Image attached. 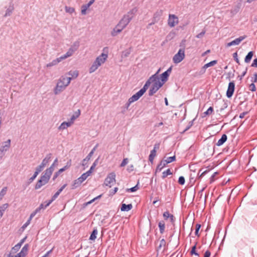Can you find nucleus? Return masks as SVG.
I'll list each match as a JSON object with an SVG mask.
<instances>
[{
    "mask_svg": "<svg viewBox=\"0 0 257 257\" xmlns=\"http://www.w3.org/2000/svg\"><path fill=\"white\" fill-rule=\"evenodd\" d=\"M115 182V174L114 173L112 172L108 174L105 178L104 184L111 187Z\"/></svg>",
    "mask_w": 257,
    "mask_h": 257,
    "instance_id": "nucleus-6",
    "label": "nucleus"
},
{
    "mask_svg": "<svg viewBox=\"0 0 257 257\" xmlns=\"http://www.w3.org/2000/svg\"><path fill=\"white\" fill-rule=\"evenodd\" d=\"M179 23V20L177 16L174 14H169L168 20V25L170 27H174Z\"/></svg>",
    "mask_w": 257,
    "mask_h": 257,
    "instance_id": "nucleus-8",
    "label": "nucleus"
},
{
    "mask_svg": "<svg viewBox=\"0 0 257 257\" xmlns=\"http://www.w3.org/2000/svg\"><path fill=\"white\" fill-rule=\"evenodd\" d=\"M28 250V244H26L23 246V247L22 248V249L19 252H20V253H21V254L24 257H25V256L27 254Z\"/></svg>",
    "mask_w": 257,
    "mask_h": 257,
    "instance_id": "nucleus-30",
    "label": "nucleus"
},
{
    "mask_svg": "<svg viewBox=\"0 0 257 257\" xmlns=\"http://www.w3.org/2000/svg\"><path fill=\"white\" fill-rule=\"evenodd\" d=\"M154 78V77H151L150 78L146 81V83L144 85L143 87L141 89L144 93L148 89L149 86L151 84V80Z\"/></svg>",
    "mask_w": 257,
    "mask_h": 257,
    "instance_id": "nucleus-25",
    "label": "nucleus"
},
{
    "mask_svg": "<svg viewBox=\"0 0 257 257\" xmlns=\"http://www.w3.org/2000/svg\"><path fill=\"white\" fill-rule=\"evenodd\" d=\"M233 57L235 60V61H236V62L238 64H240L239 63V60L237 57V52H235V53H234L233 54Z\"/></svg>",
    "mask_w": 257,
    "mask_h": 257,
    "instance_id": "nucleus-59",
    "label": "nucleus"
},
{
    "mask_svg": "<svg viewBox=\"0 0 257 257\" xmlns=\"http://www.w3.org/2000/svg\"><path fill=\"white\" fill-rule=\"evenodd\" d=\"M87 178L85 176V175L84 174H82L81 176L78 178V179L82 183L84 182Z\"/></svg>",
    "mask_w": 257,
    "mask_h": 257,
    "instance_id": "nucleus-60",
    "label": "nucleus"
},
{
    "mask_svg": "<svg viewBox=\"0 0 257 257\" xmlns=\"http://www.w3.org/2000/svg\"><path fill=\"white\" fill-rule=\"evenodd\" d=\"M227 137L225 134H223L221 138L216 143V146H220L222 145L227 140Z\"/></svg>",
    "mask_w": 257,
    "mask_h": 257,
    "instance_id": "nucleus-26",
    "label": "nucleus"
},
{
    "mask_svg": "<svg viewBox=\"0 0 257 257\" xmlns=\"http://www.w3.org/2000/svg\"><path fill=\"white\" fill-rule=\"evenodd\" d=\"M71 78H67L65 75L61 76L58 80L56 87L54 89V93L57 95L63 91L69 85Z\"/></svg>",
    "mask_w": 257,
    "mask_h": 257,
    "instance_id": "nucleus-1",
    "label": "nucleus"
},
{
    "mask_svg": "<svg viewBox=\"0 0 257 257\" xmlns=\"http://www.w3.org/2000/svg\"><path fill=\"white\" fill-rule=\"evenodd\" d=\"M52 157V154H48L46 155L45 158L42 160V163L41 164L45 168L48 163L50 162L51 159Z\"/></svg>",
    "mask_w": 257,
    "mask_h": 257,
    "instance_id": "nucleus-16",
    "label": "nucleus"
},
{
    "mask_svg": "<svg viewBox=\"0 0 257 257\" xmlns=\"http://www.w3.org/2000/svg\"><path fill=\"white\" fill-rule=\"evenodd\" d=\"M98 231L97 229L94 228L90 236L89 239L91 240H94L96 238V235Z\"/></svg>",
    "mask_w": 257,
    "mask_h": 257,
    "instance_id": "nucleus-37",
    "label": "nucleus"
},
{
    "mask_svg": "<svg viewBox=\"0 0 257 257\" xmlns=\"http://www.w3.org/2000/svg\"><path fill=\"white\" fill-rule=\"evenodd\" d=\"M65 171V170L63 167L62 168L59 169L57 172L55 173V174L53 176V180H55L61 173H62L63 172H64Z\"/></svg>",
    "mask_w": 257,
    "mask_h": 257,
    "instance_id": "nucleus-41",
    "label": "nucleus"
},
{
    "mask_svg": "<svg viewBox=\"0 0 257 257\" xmlns=\"http://www.w3.org/2000/svg\"><path fill=\"white\" fill-rule=\"evenodd\" d=\"M201 227V225L199 224H197L196 225V228H195V234L196 235L198 236H199V230L200 229Z\"/></svg>",
    "mask_w": 257,
    "mask_h": 257,
    "instance_id": "nucleus-52",
    "label": "nucleus"
},
{
    "mask_svg": "<svg viewBox=\"0 0 257 257\" xmlns=\"http://www.w3.org/2000/svg\"><path fill=\"white\" fill-rule=\"evenodd\" d=\"M160 71L159 69L157 72L152 75L151 77H154V78L151 80V83L152 86L157 87L158 88H161L164 84L163 82H161L160 80V78L158 76V74Z\"/></svg>",
    "mask_w": 257,
    "mask_h": 257,
    "instance_id": "nucleus-7",
    "label": "nucleus"
},
{
    "mask_svg": "<svg viewBox=\"0 0 257 257\" xmlns=\"http://www.w3.org/2000/svg\"><path fill=\"white\" fill-rule=\"evenodd\" d=\"M163 217L165 219H168L169 218H171V222L174 221V216L170 214L168 211H166L163 213Z\"/></svg>",
    "mask_w": 257,
    "mask_h": 257,
    "instance_id": "nucleus-34",
    "label": "nucleus"
},
{
    "mask_svg": "<svg viewBox=\"0 0 257 257\" xmlns=\"http://www.w3.org/2000/svg\"><path fill=\"white\" fill-rule=\"evenodd\" d=\"M53 172L50 171V170L48 169H46L44 172V174L41 176V178L48 183L50 180L51 176L52 175Z\"/></svg>",
    "mask_w": 257,
    "mask_h": 257,
    "instance_id": "nucleus-14",
    "label": "nucleus"
},
{
    "mask_svg": "<svg viewBox=\"0 0 257 257\" xmlns=\"http://www.w3.org/2000/svg\"><path fill=\"white\" fill-rule=\"evenodd\" d=\"M176 159L175 156H174L173 157H170L167 158V159L164 160L167 163V164L170 163L173 161H174Z\"/></svg>",
    "mask_w": 257,
    "mask_h": 257,
    "instance_id": "nucleus-49",
    "label": "nucleus"
},
{
    "mask_svg": "<svg viewBox=\"0 0 257 257\" xmlns=\"http://www.w3.org/2000/svg\"><path fill=\"white\" fill-rule=\"evenodd\" d=\"M138 189H139V187L138 186V185H137L135 186L127 189V191H130L132 192H133L136 191Z\"/></svg>",
    "mask_w": 257,
    "mask_h": 257,
    "instance_id": "nucleus-61",
    "label": "nucleus"
},
{
    "mask_svg": "<svg viewBox=\"0 0 257 257\" xmlns=\"http://www.w3.org/2000/svg\"><path fill=\"white\" fill-rule=\"evenodd\" d=\"M81 184V182L78 179V178H77V179L73 181V184L72 185V188L75 189L79 187V186H80Z\"/></svg>",
    "mask_w": 257,
    "mask_h": 257,
    "instance_id": "nucleus-36",
    "label": "nucleus"
},
{
    "mask_svg": "<svg viewBox=\"0 0 257 257\" xmlns=\"http://www.w3.org/2000/svg\"><path fill=\"white\" fill-rule=\"evenodd\" d=\"M57 165H58V159L56 158L53 162V164L51 165V166L47 169L50 170V171L53 172L54 170L55 167Z\"/></svg>",
    "mask_w": 257,
    "mask_h": 257,
    "instance_id": "nucleus-42",
    "label": "nucleus"
},
{
    "mask_svg": "<svg viewBox=\"0 0 257 257\" xmlns=\"http://www.w3.org/2000/svg\"><path fill=\"white\" fill-rule=\"evenodd\" d=\"M47 183L46 181H44V180L40 178V179L39 180L37 183H36L35 188V189H38L40 188L42 186L45 185Z\"/></svg>",
    "mask_w": 257,
    "mask_h": 257,
    "instance_id": "nucleus-28",
    "label": "nucleus"
},
{
    "mask_svg": "<svg viewBox=\"0 0 257 257\" xmlns=\"http://www.w3.org/2000/svg\"><path fill=\"white\" fill-rule=\"evenodd\" d=\"M185 178L183 176H180L179 178V180H178V183L181 184V185H184V183H185Z\"/></svg>",
    "mask_w": 257,
    "mask_h": 257,
    "instance_id": "nucleus-57",
    "label": "nucleus"
},
{
    "mask_svg": "<svg viewBox=\"0 0 257 257\" xmlns=\"http://www.w3.org/2000/svg\"><path fill=\"white\" fill-rule=\"evenodd\" d=\"M158 226L160 229V232L161 234H163L165 231V224L163 221H161L158 223Z\"/></svg>",
    "mask_w": 257,
    "mask_h": 257,
    "instance_id": "nucleus-31",
    "label": "nucleus"
},
{
    "mask_svg": "<svg viewBox=\"0 0 257 257\" xmlns=\"http://www.w3.org/2000/svg\"><path fill=\"white\" fill-rule=\"evenodd\" d=\"M97 147V145L95 147H94L93 149L91 151V152L88 154V155L86 156V157L82 160L81 163L82 166H83L84 167H88V162L89 161L91 157L94 154V152L95 151Z\"/></svg>",
    "mask_w": 257,
    "mask_h": 257,
    "instance_id": "nucleus-9",
    "label": "nucleus"
},
{
    "mask_svg": "<svg viewBox=\"0 0 257 257\" xmlns=\"http://www.w3.org/2000/svg\"><path fill=\"white\" fill-rule=\"evenodd\" d=\"M201 171H202V169H200L199 171V172L198 173V179H201L209 172L208 170H205L201 173Z\"/></svg>",
    "mask_w": 257,
    "mask_h": 257,
    "instance_id": "nucleus-46",
    "label": "nucleus"
},
{
    "mask_svg": "<svg viewBox=\"0 0 257 257\" xmlns=\"http://www.w3.org/2000/svg\"><path fill=\"white\" fill-rule=\"evenodd\" d=\"M253 53L252 51H250V52H248L244 59V62L247 63H249L250 61V60L253 56Z\"/></svg>",
    "mask_w": 257,
    "mask_h": 257,
    "instance_id": "nucleus-35",
    "label": "nucleus"
},
{
    "mask_svg": "<svg viewBox=\"0 0 257 257\" xmlns=\"http://www.w3.org/2000/svg\"><path fill=\"white\" fill-rule=\"evenodd\" d=\"M108 58L107 54L101 53L97 56L89 68V73L94 72L100 66L104 64Z\"/></svg>",
    "mask_w": 257,
    "mask_h": 257,
    "instance_id": "nucleus-3",
    "label": "nucleus"
},
{
    "mask_svg": "<svg viewBox=\"0 0 257 257\" xmlns=\"http://www.w3.org/2000/svg\"><path fill=\"white\" fill-rule=\"evenodd\" d=\"M14 10V6L13 4H11L9 7L7 9L6 13L4 15L5 17L10 16Z\"/></svg>",
    "mask_w": 257,
    "mask_h": 257,
    "instance_id": "nucleus-17",
    "label": "nucleus"
},
{
    "mask_svg": "<svg viewBox=\"0 0 257 257\" xmlns=\"http://www.w3.org/2000/svg\"><path fill=\"white\" fill-rule=\"evenodd\" d=\"M196 244L197 243H196L192 247L190 254L191 255L194 254L197 256V257H199V254L196 251Z\"/></svg>",
    "mask_w": 257,
    "mask_h": 257,
    "instance_id": "nucleus-44",
    "label": "nucleus"
},
{
    "mask_svg": "<svg viewBox=\"0 0 257 257\" xmlns=\"http://www.w3.org/2000/svg\"><path fill=\"white\" fill-rule=\"evenodd\" d=\"M162 14V11H159L156 12L154 14L153 16V19L154 20H157L158 18H159Z\"/></svg>",
    "mask_w": 257,
    "mask_h": 257,
    "instance_id": "nucleus-48",
    "label": "nucleus"
},
{
    "mask_svg": "<svg viewBox=\"0 0 257 257\" xmlns=\"http://www.w3.org/2000/svg\"><path fill=\"white\" fill-rule=\"evenodd\" d=\"M7 191V187H4L0 192V200L6 194Z\"/></svg>",
    "mask_w": 257,
    "mask_h": 257,
    "instance_id": "nucleus-51",
    "label": "nucleus"
},
{
    "mask_svg": "<svg viewBox=\"0 0 257 257\" xmlns=\"http://www.w3.org/2000/svg\"><path fill=\"white\" fill-rule=\"evenodd\" d=\"M128 162V159L127 158H125L124 159L122 162L121 163L120 165V166L121 167H123L124 166H125Z\"/></svg>",
    "mask_w": 257,
    "mask_h": 257,
    "instance_id": "nucleus-56",
    "label": "nucleus"
},
{
    "mask_svg": "<svg viewBox=\"0 0 257 257\" xmlns=\"http://www.w3.org/2000/svg\"><path fill=\"white\" fill-rule=\"evenodd\" d=\"M11 140L8 139L7 141L4 142L2 146L0 148V150L3 151L4 153H6L11 147Z\"/></svg>",
    "mask_w": 257,
    "mask_h": 257,
    "instance_id": "nucleus-13",
    "label": "nucleus"
},
{
    "mask_svg": "<svg viewBox=\"0 0 257 257\" xmlns=\"http://www.w3.org/2000/svg\"><path fill=\"white\" fill-rule=\"evenodd\" d=\"M39 210L37 208L34 212H33L29 217V219L32 220V219L36 215V214L39 212Z\"/></svg>",
    "mask_w": 257,
    "mask_h": 257,
    "instance_id": "nucleus-58",
    "label": "nucleus"
},
{
    "mask_svg": "<svg viewBox=\"0 0 257 257\" xmlns=\"http://www.w3.org/2000/svg\"><path fill=\"white\" fill-rule=\"evenodd\" d=\"M44 168V167L41 164H40L36 168V171L35 172L37 174H39V173H40Z\"/></svg>",
    "mask_w": 257,
    "mask_h": 257,
    "instance_id": "nucleus-50",
    "label": "nucleus"
},
{
    "mask_svg": "<svg viewBox=\"0 0 257 257\" xmlns=\"http://www.w3.org/2000/svg\"><path fill=\"white\" fill-rule=\"evenodd\" d=\"M137 9L134 8L124 15L119 21L117 25L123 30L128 25L137 12Z\"/></svg>",
    "mask_w": 257,
    "mask_h": 257,
    "instance_id": "nucleus-2",
    "label": "nucleus"
},
{
    "mask_svg": "<svg viewBox=\"0 0 257 257\" xmlns=\"http://www.w3.org/2000/svg\"><path fill=\"white\" fill-rule=\"evenodd\" d=\"M185 56L184 49H179L178 53L176 54L173 58V62L175 64L179 63L184 59Z\"/></svg>",
    "mask_w": 257,
    "mask_h": 257,
    "instance_id": "nucleus-5",
    "label": "nucleus"
},
{
    "mask_svg": "<svg viewBox=\"0 0 257 257\" xmlns=\"http://www.w3.org/2000/svg\"><path fill=\"white\" fill-rule=\"evenodd\" d=\"M167 164V163L164 160H162L158 165L156 169V172H160Z\"/></svg>",
    "mask_w": 257,
    "mask_h": 257,
    "instance_id": "nucleus-23",
    "label": "nucleus"
},
{
    "mask_svg": "<svg viewBox=\"0 0 257 257\" xmlns=\"http://www.w3.org/2000/svg\"><path fill=\"white\" fill-rule=\"evenodd\" d=\"M246 36H240L235 40L232 41L231 42L228 43L227 44V47H230L231 46L238 45H239L242 41L246 38Z\"/></svg>",
    "mask_w": 257,
    "mask_h": 257,
    "instance_id": "nucleus-10",
    "label": "nucleus"
},
{
    "mask_svg": "<svg viewBox=\"0 0 257 257\" xmlns=\"http://www.w3.org/2000/svg\"><path fill=\"white\" fill-rule=\"evenodd\" d=\"M101 196H102V195H98V196L95 197L94 198H93V199L91 200L90 201L86 202V205H88V204H90L92 203V202H93L96 199H99L100 198H101Z\"/></svg>",
    "mask_w": 257,
    "mask_h": 257,
    "instance_id": "nucleus-55",
    "label": "nucleus"
},
{
    "mask_svg": "<svg viewBox=\"0 0 257 257\" xmlns=\"http://www.w3.org/2000/svg\"><path fill=\"white\" fill-rule=\"evenodd\" d=\"M144 93H145L140 89L136 94L131 97V100H133L134 102L137 101Z\"/></svg>",
    "mask_w": 257,
    "mask_h": 257,
    "instance_id": "nucleus-15",
    "label": "nucleus"
},
{
    "mask_svg": "<svg viewBox=\"0 0 257 257\" xmlns=\"http://www.w3.org/2000/svg\"><path fill=\"white\" fill-rule=\"evenodd\" d=\"M213 112V108L212 106H210L206 111L203 112L202 117H204L206 116L207 115H210Z\"/></svg>",
    "mask_w": 257,
    "mask_h": 257,
    "instance_id": "nucleus-38",
    "label": "nucleus"
},
{
    "mask_svg": "<svg viewBox=\"0 0 257 257\" xmlns=\"http://www.w3.org/2000/svg\"><path fill=\"white\" fill-rule=\"evenodd\" d=\"M31 221V220L29 218L27 222L22 226V228L24 229L26 228L30 224Z\"/></svg>",
    "mask_w": 257,
    "mask_h": 257,
    "instance_id": "nucleus-62",
    "label": "nucleus"
},
{
    "mask_svg": "<svg viewBox=\"0 0 257 257\" xmlns=\"http://www.w3.org/2000/svg\"><path fill=\"white\" fill-rule=\"evenodd\" d=\"M217 60H213L207 64H205L202 67V69H203L202 73H205V70L207 68L215 65L217 63Z\"/></svg>",
    "mask_w": 257,
    "mask_h": 257,
    "instance_id": "nucleus-22",
    "label": "nucleus"
},
{
    "mask_svg": "<svg viewBox=\"0 0 257 257\" xmlns=\"http://www.w3.org/2000/svg\"><path fill=\"white\" fill-rule=\"evenodd\" d=\"M131 52V48H130L129 49L125 50L123 51L122 52V54H121V57L122 58H125V57H128V55L130 54Z\"/></svg>",
    "mask_w": 257,
    "mask_h": 257,
    "instance_id": "nucleus-43",
    "label": "nucleus"
},
{
    "mask_svg": "<svg viewBox=\"0 0 257 257\" xmlns=\"http://www.w3.org/2000/svg\"><path fill=\"white\" fill-rule=\"evenodd\" d=\"M172 71V67H170L167 71L163 73L161 75V77L160 79H161V81L163 82L164 84L165 82H166L168 80V77L170 75V74L171 73Z\"/></svg>",
    "mask_w": 257,
    "mask_h": 257,
    "instance_id": "nucleus-12",
    "label": "nucleus"
},
{
    "mask_svg": "<svg viewBox=\"0 0 257 257\" xmlns=\"http://www.w3.org/2000/svg\"><path fill=\"white\" fill-rule=\"evenodd\" d=\"M80 113H81L80 110L78 109L75 112V113L71 116L70 119L69 120V121L71 123V124H73L74 123L75 120L80 116Z\"/></svg>",
    "mask_w": 257,
    "mask_h": 257,
    "instance_id": "nucleus-24",
    "label": "nucleus"
},
{
    "mask_svg": "<svg viewBox=\"0 0 257 257\" xmlns=\"http://www.w3.org/2000/svg\"><path fill=\"white\" fill-rule=\"evenodd\" d=\"M72 124L69 121L68 122L64 121L58 127L59 130H64L66 129L67 127L70 126Z\"/></svg>",
    "mask_w": 257,
    "mask_h": 257,
    "instance_id": "nucleus-21",
    "label": "nucleus"
},
{
    "mask_svg": "<svg viewBox=\"0 0 257 257\" xmlns=\"http://www.w3.org/2000/svg\"><path fill=\"white\" fill-rule=\"evenodd\" d=\"M68 75L70 76V77H67V78H71V80L72 79L76 78L79 75V71L77 70H70L67 73Z\"/></svg>",
    "mask_w": 257,
    "mask_h": 257,
    "instance_id": "nucleus-18",
    "label": "nucleus"
},
{
    "mask_svg": "<svg viewBox=\"0 0 257 257\" xmlns=\"http://www.w3.org/2000/svg\"><path fill=\"white\" fill-rule=\"evenodd\" d=\"M79 47V42L76 41L69 48L67 52L64 55L59 57L60 59L62 61L72 56L74 53L78 50Z\"/></svg>",
    "mask_w": 257,
    "mask_h": 257,
    "instance_id": "nucleus-4",
    "label": "nucleus"
},
{
    "mask_svg": "<svg viewBox=\"0 0 257 257\" xmlns=\"http://www.w3.org/2000/svg\"><path fill=\"white\" fill-rule=\"evenodd\" d=\"M159 89V88H157L156 86L155 87V86H151V87L149 90V95L150 96H152L153 95L154 93H155Z\"/></svg>",
    "mask_w": 257,
    "mask_h": 257,
    "instance_id": "nucleus-40",
    "label": "nucleus"
},
{
    "mask_svg": "<svg viewBox=\"0 0 257 257\" xmlns=\"http://www.w3.org/2000/svg\"><path fill=\"white\" fill-rule=\"evenodd\" d=\"M20 248H21V246H20L19 244H18L17 243L14 247H13L12 248L9 253L15 254V253L17 252L19 250Z\"/></svg>",
    "mask_w": 257,
    "mask_h": 257,
    "instance_id": "nucleus-32",
    "label": "nucleus"
},
{
    "mask_svg": "<svg viewBox=\"0 0 257 257\" xmlns=\"http://www.w3.org/2000/svg\"><path fill=\"white\" fill-rule=\"evenodd\" d=\"M234 87L235 84L233 81L229 83L226 91V96L228 98H230L232 96L234 91Z\"/></svg>",
    "mask_w": 257,
    "mask_h": 257,
    "instance_id": "nucleus-11",
    "label": "nucleus"
},
{
    "mask_svg": "<svg viewBox=\"0 0 257 257\" xmlns=\"http://www.w3.org/2000/svg\"><path fill=\"white\" fill-rule=\"evenodd\" d=\"M7 257H24V256L21 254V253H20V252H19L16 254L9 253L7 255Z\"/></svg>",
    "mask_w": 257,
    "mask_h": 257,
    "instance_id": "nucleus-53",
    "label": "nucleus"
},
{
    "mask_svg": "<svg viewBox=\"0 0 257 257\" xmlns=\"http://www.w3.org/2000/svg\"><path fill=\"white\" fill-rule=\"evenodd\" d=\"M254 83L252 82L249 86V89L250 91L254 92L256 90L255 85Z\"/></svg>",
    "mask_w": 257,
    "mask_h": 257,
    "instance_id": "nucleus-54",
    "label": "nucleus"
},
{
    "mask_svg": "<svg viewBox=\"0 0 257 257\" xmlns=\"http://www.w3.org/2000/svg\"><path fill=\"white\" fill-rule=\"evenodd\" d=\"M60 62H61V60L60 59V58L58 57V58L53 60L51 62L47 64L46 65V67L47 68H50V67H53L54 66H56V65H57Z\"/></svg>",
    "mask_w": 257,
    "mask_h": 257,
    "instance_id": "nucleus-20",
    "label": "nucleus"
},
{
    "mask_svg": "<svg viewBox=\"0 0 257 257\" xmlns=\"http://www.w3.org/2000/svg\"><path fill=\"white\" fill-rule=\"evenodd\" d=\"M89 7L90 6L87 4L82 5L81 6V14L83 15H85L86 14V11Z\"/></svg>",
    "mask_w": 257,
    "mask_h": 257,
    "instance_id": "nucleus-39",
    "label": "nucleus"
},
{
    "mask_svg": "<svg viewBox=\"0 0 257 257\" xmlns=\"http://www.w3.org/2000/svg\"><path fill=\"white\" fill-rule=\"evenodd\" d=\"M133 208L132 204L126 205L125 204H122L121 207V211H128L131 210Z\"/></svg>",
    "mask_w": 257,
    "mask_h": 257,
    "instance_id": "nucleus-27",
    "label": "nucleus"
},
{
    "mask_svg": "<svg viewBox=\"0 0 257 257\" xmlns=\"http://www.w3.org/2000/svg\"><path fill=\"white\" fill-rule=\"evenodd\" d=\"M172 173L170 169H167L166 171H165L162 173V178L163 179L166 178L168 175H171Z\"/></svg>",
    "mask_w": 257,
    "mask_h": 257,
    "instance_id": "nucleus-45",
    "label": "nucleus"
},
{
    "mask_svg": "<svg viewBox=\"0 0 257 257\" xmlns=\"http://www.w3.org/2000/svg\"><path fill=\"white\" fill-rule=\"evenodd\" d=\"M65 10L66 13H69V14H72L74 12L75 9L73 8L66 6L65 7Z\"/></svg>",
    "mask_w": 257,
    "mask_h": 257,
    "instance_id": "nucleus-47",
    "label": "nucleus"
},
{
    "mask_svg": "<svg viewBox=\"0 0 257 257\" xmlns=\"http://www.w3.org/2000/svg\"><path fill=\"white\" fill-rule=\"evenodd\" d=\"M156 152H155V151L152 150L151 151L150 154L149 156V160L152 164L153 163L154 159V158L156 157Z\"/></svg>",
    "mask_w": 257,
    "mask_h": 257,
    "instance_id": "nucleus-33",
    "label": "nucleus"
},
{
    "mask_svg": "<svg viewBox=\"0 0 257 257\" xmlns=\"http://www.w3.org/2000/svg\"><path fill=\"white\" fill-rule=\"evenodd\" d=\"M9 204L8 203H5L2 206H0V219L3 216L4 213L7 208L8 207Z\"/></svg>",
    "mask_w": 257,
    "mask_h": 257,
    "instance_id": "nucleus-29",
    "label": "nucleus"
},
{
    "mask_svg": "<svg viewBox=\"0 0 257 257\" xmlns=\"http://www.w3.org/2000/svg\"><path fill=\"white\" fill-rule=\"evenodd\" d=\"M205 33H206V31L203 30L201 33H200L199 34H198V35H196V37L197 38H201L204 35Z\"/></svg>",
    "mask_w": 257,
    "mask_h": 257,
    "instance_id": "nucleus-64",
    "label": "nucleus"
},
{
    "mask_svg": "<svg viewBox=\"0 0 257 257\" xmlns=\"http://www.w3.org/2000/svg\"><path fill=\"white\" fill-rule=\"evenodd\" d=\"M251 82L255 83L257 82V73H255L253 74V77L251 78Z\"/></svg>",
    "mask_w": 257,
    "mask_h": 257,
    "instance_id": "nucleus-63",
    "label": "nucleus"
},
{
    "mask_svg": "<svg viewBox=\"0 0 257 257\" xmlns=\"http://www.w3.org/2000/svg\"><path fill=\"white\" fill-rule=\"evenodd\" d=\"M123 30L120 27H118V25H117L113 29L111 32V35L112 36L114 37L117 36L119 33H120Z\"/></svg>",
    "mask_w": 257,
    "mask_h": 257,
    "instance_id": "nucleus-19",
    "label": "nucleus"
}]
</instances>
